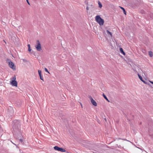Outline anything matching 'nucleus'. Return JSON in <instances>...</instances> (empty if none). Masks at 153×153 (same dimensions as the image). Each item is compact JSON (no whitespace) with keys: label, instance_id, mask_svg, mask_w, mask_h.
<instances>
[{"label":"nucleus","instance_id":"24","mask_svg":"<svg viewBox=\"0 0 153 153\" xmlns=\"http://www.w3.org/2000/svg\"><path fill=\"white\" fill-rule=\"evenodd\" d=\"M143 82H144L145 84H147V83L146 82H145V80Z\"/></svg>","mask_w":153,"mask_h":153},{"label":"nucleus","instance_id":"14","mask_svg":"<svg viewBox=\"0 0 153 153\" xmlns=\"http://www.w3.org/2000/svg\"><path fill=\"white\" fill-rule=\"evenodd\" d=\"M102 95L103 97H104V98L106 100H107V101H108V102H109L110 101L109 100H108V99L107 98V97H106V96L104 94V93H103V94H102Z\"/></svg>","mask_w":153,"mask_h":153},{"label":"nucleus","instance_id":"17","mask_svg":"<svg viewBox=\"0 0 153 153\" xmlns=\"http://www.w3.org/2000/svg\"><path fill=\"white\" fill-rule=\"evenodd\" d=\"M98 4L99 7L101 8L102 6V5L100 1H99Z\"/></svg>","mask_w":153,"mask_h":153},{"label":"nucleus","instance_id":"28","mask_svg":"<svg viewBox=\"0 0 153 153\" xmlns=\"http://www.w3.org/2000/svg\"><path fill=\"white\" fill-rule=\"evenodd\" d=\"M105 120V121H106V119L105 118L104 119Z\"/></svg>","mask_w":153,"mask_h":153},{"label":"nucleus","instance_id":"19","mask_svg":"<svg viewBox=\"0 0 153 153\" xmlns=\"http://www.w3.org/2000/svg\"><path fill=\"white\" fill-rule=\"evenodd\" d=\"M45 69V71L46 72H48V73H49V72H48V70L46 68H45V69Z\"/></svg>","mask_w":153,"mask_h":153},{"label":"nucleus","instance_id":"26","mask_svg":"<svg viewBox=\"0 0 153 153\" xmlns=\"http://www.w3.org/2000/svg\"><path fill=\"white\" fill-rule=\"evenodd\" d=\"M141 81H142L143 82L144 80H143V79L142 80H141Z\"/></svg>","mask_w":153,"mask_h":153},{"label":"nucleus","instance_id":"3","mask_svg":"<svg viewBox=\"0 0 153 153\" xmlns=\"http://www.w3.org/2000/svg\"><path fill=\"white\" fill-rule=\"evenodd\" d=\"M12 125L14 129H17L20 126V124H19V121L14 120L13 121Z\"/></svg>","mask_w":153,"mask_h":153},{"label":"nucleus","instance_id":"18","mask_svg":"<svg viewBox=\"0 0 153 153\" xmlns=\"http://www.w3.org/2000/svg\"><path fill=\"white\" fill-rule=\"evenodd\" d=\"M138 75L139 77L140 78V80H142L143 78L142 77V76H140L139 74H138Z\"/></svg>","mask_w":153,"mask_h":153},{"label":"nucleus","instance_id":"7","mask_svg":"<svg viewBox=\"0 0 153 153\" xmlns=\"http://www.w3.org/2000/svg\"><path fill=\"white\" fill-rule=\"evenodd\" d=\"M90 98L91 100V103H92L93 105H94L95 106H96L97 105V104L96 102L92 98V97L91 96L90 97Z\"/></svg>","mask_w":153,"mask_h":153},{"label":"nucleus","instance_id":"4","mask_svg":"<svg viewBox=\"0 0 153 153\" xmlns=\"http://www.w3.org/2000/svg\"><path fill=\"white\" fill-rule=\"evenodd\" d=\"M35 48L37 51H40L42 50V47L40 43L39 40L36 41V45L35 46Z\"/></svg>","mask_w":153,"mask_h":153},{"label":"nucleus","instance_id":"23","mask_svg":"<svg viewBox=\"0 0 153 153\" xmlns=\"http://www.w3.org/2000/svg\"><path fill=\"white\" fill-rule=\"evenodd\" d=\"M86 10H89V8L88 7H86Z\"/></svg>","mask_w":153,"mask_h":153},{"label":"nucleus","instance_id":"2","mask_svg":"<svg viewBox=\"0 0 153 153\" xmlns=\"http://www.w3.org/2000/svg\"><path fill=\"white\" fill-rule=\"evenodd\" d=\"M7 62L8 63L9 66L12 69H16V67L14 65V63L11 61L10 59H6Z\"/></svg>","mask_w":153,"mask_h":153},{"label":"nucleus","instance_id":"29","mask_svg":"<svg viewBox=\"0 0 153 153\" xmlns=\"http://www.w3.org/2000/svg\"><path fill=\"white\" fill-rule=\"evenodd\" d=\"M81 107H82V104H81Z\"/></svg>","mask_w":153,"mask_h":153},{"label":"nucleus","instance_id":"25","mask_svg":"<svg viewBox=\"0 0 153 153\" xmlns=\"http://www.w3.org/2000/svg\"><path fill=\"white\" fill-rule=\"evenodd\" d=\"M149 82L152 84H153V82L152 81H149Z\"/></svg>","mask_w":153,"mask_h":153},{"label":"nucleus","instance_id":"6","mask_svg":"<svg viewBox=\"0 0 153 153\" xmlns=\"http://www.w3.org/2000/svg\"><path fill=\"white\" fill-rule=\"evenodd\" d=\"M53 148L55 150L61 152H66V150L65 149L59 147L57 146H54Z\"/></svg>","mask_w":153,"mask_h":153},{"label":"nucleus","instance_id":"16","mask_svg":"<svg viewBox=\"0 0 153 153\" xmlns=\"http://www.w3.org/2000/svg\"><path fill=\"white\" fill-rule=\"evenodd\" d=\"M27 46L28 47V50L29 52H30L31 51V49L30 47V44H28L27 45Z\"/></svg>","mask_w":153,"mask_h":153},{"label":"nucleus","instance_id":"12","mask_svg":"<svg viewBox=\"0 0 153 153\" xmlns=\"http://www.w3.org/2000/svg\"><path fill=\"white\" fill-rule=\"evenodd\" d=\"M120 8L123 11V12L126 15V12L125 9L123 7H122L120 6Z\"/></svg>","mask_w":153,"mask_h":153},{"label":"nucleus","instance_id":"20","mask_svg":"<svg viewBox=\"0 0 153 153\" xmlns=\"http://www.w3.org/2000/svg\"><path fill=\"white\" fill-rule=\"evenodd\" d=\"M19 140L20 141H21L22 143L23 142V140H22L21 139V138H20L19 139Z\"/></svg>","mask_w":153,"mask_h":153},{"label":"nucleus","instance_id":"8","mask_svg":"<svg viewBox=\"0 0 153 153\" xmlns=\"http://www.w3.org/2000/svg\"><path fill=\"white\" fill-rule=\"evenodd\" d=\"M11 84L13 86H15L16 87L17 86V82L15 80H12V81L11 82Z\"/></svg>","mask_w":153,"mask_h":153},{"label":"nucleus","instance_id":"15","mask_svg":"<svg viewBox=\"0 0 153 153\" xmlns=\"http://www.w3.org/2000/svg\"><path fill=\"white\" fill-rule=\"evenodd\" d=\"M106 32H107V33L108 34H109L111 36V37H112V33L111 32H110L109 30H106Z\"/></svg>","mask_w":153,"mask_h":153},{"label":"nucleus","instance_id":"1","mask_svg":"<svg viewBox=\"0 0 153 153\" xmlns=\"http://www.w3.org/2000/svg\"><path fill=\"white\" fill-rule=\"evenodd\" d=\"M96 21L99 23V25L102 26L103 25L104 21L99 15L95 17Z\"/></svg>","mask_w":153,"mask_h":153},{"label":"nucleus","instance_id":"22","mask_svg":"<svg viewBox=\"0 0 153 153\" xmlns=\"http://www.w3.org/2000/svg\"><path fill=\"white\" fill-rule=\"evenodd\" d=\"M26 1H27V3L28 4H29V5H30V3L29 2L28 0H26Z\"/></svg>","mask_w":153,"mask_h":153},{"label":"nucleus","instance_id":"9","mask_svg":"<svg viewBox=\"0 0 153 153\" xmlns=\"http://www.w3.org/2000/svg\"><path fill=\"white\" fill-rule=\"evenodd\" d=\"M15 135L16 138L18 139H19L20 138H22V134L20 132L17 134L16 135Z\"/></svg>","mask_w":153,"mask_h":153},{"label":"nucleus","instance_id":"13","mask_svg":"<svg viewBox=\"0 0 153 153\" xmlns=\"http://www.w3.org/2000/svg\"><path fill=\"white\" fill-rule=\"evenodd\" d=\"M149 55L150 57H152L153 56V53L151 51H149Z\"/></svg>","mask_w":153,"mask_h":153},{"label":"nucleus","instance_id":"27","mask_svg":"<svg viewBox=\"0 0 153 153\" xmlns=\"http://www.w3.org/2000/svg\"><path fill=\"white\" fill-rule=\"evenodd\" d=\"M141 81H142L143 82L144 80H143V79L142 80H141Z\"/></svg>","mask_w":153,"mask_h":153},{"label":"nucleus","instance_id":"10","mask_svg":"<svg viewBox=\"0 0 153 153\" xmlns=\"http://www.w3.org/2000/svg\"><path fill=\"white\" fill-rule=\"evenodd\" d=\"M38 72L39 74V75L40 78L41 80H42V81H44L43 79V77L42 76V74H41V71L40 70H39L38 71Z\"/></svg>","mask_w":153,"mask_h":153},{"label":"nucleus","instance_id":"5","mask_svg":"<svg viewBox=\"0 0 153 153\" xmlns=\"http://www.w3.org/2000/svg\"><path fill=\"white\" fill-rule=\"evenodd\" d=\"M7 112L11 116L14 113V111L12 107L9 106L8 108Z\"/></svg>","mask_w":153,"mask_h":153},{"label":"nucleus","instance_id":"11","mask_svg":"<svg viewBox=\"0 0 153 153\" xmlns=\"http://www.w3.org/2000/svg\"><path fill=\"white\" fill-rule=\"evenodd\" d=\"M120 52L122 53L123 55H125V53L124 52L123 49L122 48H120Z\"/></svg>","mask_w":153,"mask_h":153},{"label":"nucleus","instance_id":"21","mask_svg":"<svg viewBox=\"0 0 153 153\" xmlns=\"http://www.w3.org/2000/svg\"><path fill=\"white\" fill-rule=\"evenodd\" d=\"M13 79L14 80H15L16 79V76H15L14 77H13Z\"/></svg>","mask_w":153,"mask_h":153}]
</instances>
